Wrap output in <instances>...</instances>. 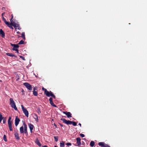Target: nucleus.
<instances>
[{"label":"nucleus","mask_w":147,"mask_h":147,"mask_svg":"<svg viewBox=\"0 0 147 147\" xmlns=\"http://www.w3.org/2000/svg\"><path fill=\"white\" fill-rule=\"evenodd\" d=\"M61 120L64 123L67 125L72 124L74 126H75L77 125V123L75 122L69 120H67L64 118H61Z\"/></svg>","instance_id":"f257e3e1"},{"label":"nucleus","mask_w":147,"mask_h":147,"mask_svg":"<svg viewBox=\"0 0 147 147\" xmlns=\"http://www.w3.org/2000/svg\"><path fill=\"white\" fill-rule=\"evenodd\" d=\"M9 102L11 107L13 108L15 110H17L18 109L16 107L15 103L12 98H10L9 99Z\"/></svg>","instance_id":"f03ea898"},{"label":"nucleus","mask_w":147,"mask_h":147,"mask_svg":"<svg viewBox=\"0 0 147 147\" xmlns=\"http://www.w3.org/2000/svg\"><path fill=\"white\" fill-rule=\"evenodd\" d=\"M21 106L23 113L27 117H28L29 114L28 111L23 105H21Z\"/></svg>","instance_id":"7ed1b4c3"},{"label":"nucleus","mask_w":147,"mask_h":147,"mask_svg":"<svg viewBox=\"0 0 147 147\" xmlns=\"http://www.w3.org/2000/svg\"><path fill=\"white\" fill-rule=\"evenodd\" d=\"M29 90H31L32 89V86L28 83H24L23 84Z\"/></svg>","instance_id":"20e7f679"},{"label":"nucleus","mask_w":147,"mask_h":147,"mask_svg":"<svg viewBox=\"0 0 147 147\" xmlns=\"http://www.w3.org/2000/svg\"><path fill=\"white\" fill-rule=\"evenodd\" d=\"M20 121V119L18 118V116H17L16 117L15 119V125L16 126H17L18 125Z\"/></svg>","instance_id":"39448f33"},{"label":"nucleus","mask_w":147,"mask_h":147,"mask_svg":"<svg viewBox=\"0 0 147 147\" xmlns=\"http://www.w3.org/2000/svg\"><path fill=\"white\" fill-rule=\"evenodd\" d=\"M23 125H24V133L25 134H27V126L26 125L25 123V122H24L23 123Z\"/></svg>","instance_id":"423d86ee"},{"label":"nucleus","mask_w":147,"mask_h":147,"mask_svg":"<svg viewBox=\"0 0 147 147\" xmlns=\"http://www.w3.org/2000/svg\"><path fill=\"white\" fill-rule=\"evenodd\" d=\"M63 113L65 114L68 118L71 117V114L70 112H63Z\"/></svg>","instance_id":"0eeeda50"},{"label":"nucleus","mask_w":147,"mask_h":147,"mask_svg":"<svg viewBox=\"0 0 147 147\" xmlns=\"http://www.w3.org/2000/svg\"><path fill=\"white\" fill-rule=\"evenodd\" d=\"M76 140L77 141V143L78 144V146H80V145L81 144V142H80V140H81L80 138L79 137L77 138L76 139Z\"/></svg>","instance_id":"6e6552de"},{"label":"nucleus","mask_w":147,"mask_h":147,"mask_svg":"<svg viewBox=\"0 0 147 147\" xmlns=\"http://www.w3.org/2000/svg\"><path fill=\"white\" fill-rule=\"evenodd\" d=\"M28 126L30 129V131L31 132H32V130L34 127L33 125L31 123L28 124Z\"/></svg>","instance_id":"1a4fd4ad"},{"label":"nucleus","mask_w":147,"mask_h":147,"mask_svg":"<svg viewBox=\"0 0 147 147\" xmlns=\"http://www.w3.org/2000/svg\"><path fill=\"white\" fill-rule=\"evenodd\" d=\"M0 34L1 35V37L3 38H4L5 34L3 31L1 29L0 30Z\"/></svg>","instance_id":"9d476101"},{"label":"nucleus","mask_w":147,"mask_h":147,"mask_svg":"<svg viewBox=\"0 0 147 147\" xmlns=\"http://www.w3.org/2000/svg\"><path fill=\"white\" fill-rule=\"evenodd\" d=\"M14 135L15 138L17 140H19L20 139L18 134L17 132L15 133Z\"/></svg>","instance_id":"9b49d317"},{"label":"nucleus","mask_w":147,"mask_h":147,"mask_svg":"<svg viewBox=\"0 0 147 147\" xmlns=\"http://www.w3.org/2000/svg\"><path fill=\"white\" fill-rule=\"evenodd\" d=\"M8 127L9 128V130L11 131H13V128L12 127V123H8Z\"/></svg>","instance_id":"f8f14e48"},{"label":"nucleus","mask_w":147,"mask_h":147,"mask_svg":"<svg viewBox=\"0 0 147 147\" xmlns=\"http://www.w3.org/2000/svg\"><path fill=\"white\" fill-rule=\"evenodd\" d=\"M42 89L43 90L45 91V93L47 96L48 95V91L46 90V89L44 88L43 87L42 88Z\"/></svg>","instance_id":"ddd939ff"},{"label":"nucleus","mask_w":147,"mask_h":147,"mask_svg":"<svg viewBox=\"0 0 147 147\" xmlns=\"http://www.w3.org/2000/svg\"><path fill=\"white\" fill-rule=\"evenodd\" d=\"M6 55L9 56L16 57V56L15 55L11 53H6Z\"/></svg>","instance_id":"4468645a"},{"label":"nucleus","mask_w":147,"mask_h":147,"mask_svg":"<svg viewBox=\"0 0 147 147\" xmlns=\"http://www.w3.org/2000/svg\"><path fill=\"white\" fill-rule=\"evenodd\" d=\"M24 127L23 126L20 127V132L21 134H22L24 133Z\"/></svg>","instance_id":"2eb2a0df"},{"label":"nucleus","mask_w":147,"mask_h":147,"mask_svg":"<svg viewBox=\"0 0 147 147\" xmlns=\"http://www.w3.org/2000/svg\"><path fill=\"white\" fill-rule=\"evenodd\" d=\"M35 143L38 145L39 146H41V144L39 142L38 138H37L35 141Z\"/></svg>","instance_id":"dca6fc26"},{"label":"nucleus","mask_w":147,"mask_h":147,"mask_svg":"<svg viewBox=\"0 0 147 147\" xmlns=\"http://www.w3.org/2000/svg\"><path fill=\"white\" fill-rule=\"evenodd\" d=\"M105 144L103 142H100L98 143V145L102 147H104Z\"/></svg>","instance_id":"f3484780"},{"label":"nucleus","mask_w":147,"mask_h":147,"mask_svg":"<svg viewBox=\"0 0 147 147\" xmlns=\"http://www.w3.org/2000/svg\"><path fill=\"white\" fill-rule=\"evenodd\" d=\"M2 20L3 21L5 24L6 25H8L9 24V22H7L6 21V20L5 18H4L3 17H2Z\"/></svg>","instance_id":"a211bd4d"},{"label":"nucleus","mask_w":147,"mask_h":147,"mask_svg":"<svg viewBox=\"0 0 147 147\" xmlns=\"http://www.w3.org/2000/svg\"><path fill=\"white\" fill-rule=\"evenodd\" d=\"M11 23H10L12 26H14V24H15L16 23H15L13 21V20L12 19L10 20Z\"/></svg>","instance_id":"6ab92c4d"},{"label":"nucleus","mask_w":147,"mask_h":147,"mask_svg":"<svg viewBox=\"0 0 147 147\" xmlns=\"http://www.w3.org/2000/svg\"><path fill=\"white\" fill-rule=\"evenodd\" d=\"M22 36L21 37H22L23 39L25 40L26 39L25 37V33L24 32H22L21 34Z\"/></svg>","instance_id":"aec40b11"},{"label":"nucleus","mask_w":147,"mask_h":147,"mask_svg":"<svg viewBox=\"0 0 147 147\" xmlns=\"http://www.w3.org/2000/svg\"><path fill=\"white\" fill-rule=\"evenodd\" d=\"M19 24L16 23L15 24H14V26H13L15 29H16L18 27H19Z\"/></svg>","instance_id":"412c9836"},{"label":"nucleus","mask_w":147,"mask_h":147,"mask_svg":"<svg viewBox=\"0 0 147 147\" xmlns=\"http://www.w3.org/2000/svg\"><path fill=\"white\" fill-rule=\"evenodd\" d=\"M47 96L48 97H50V96L52 97H53L54 98H55V96L52 93H51V95H48Z\"/></svg>","instance_id":"4be33fe9"},{"label":"nucleus","mask_w":147,"mask_h":147,"mask_svg":"<svg viewBox=\"0 0 147 147\" xmlns=\"http://www.w3.org/2000/svg\"><path fill=\"white\" fill-rule=\"evenodd\" d=\"M65 146L64 142H62L60 143V146L61 147H64Z\"/></svg>","instance_id":"5701e85b"},{"label":"nucleus","mask_w":147,"mask_h":147,"mask_svg":"<svg viewBox=\"0 0 147 147\" xmlns=\"http://www.w3.org/2000/svg\"><path fill=\"white\" fill-rule=\"evenodd\" d=\"M7 26L9 27L10 29H12V30H13V27L12 26H11V25L10 24V23H9V24L8 25H7Z\"/></svg>","instance_id":"b1692460"},{"label":"nucleus","mask_w":147,"mask_h":147,"mask_svg":"<svg viewBox=\"0 0 147 147\" xmlns=\"http://www.w3.org/2000/svg\"><path fill=\"white\" fill-rule=\"evenodd\" d=\"M94 145V142L93 141H91L90 142V145L91 146L93 147Z\"/></svg>","instance_id":"393cba45"},{"label":"nucleus","mask_w":147,"mask_h":147,"mask_svg":"<svg viewBox=\"0 0 147 147\" xmlns=\"http://www.w3.org/2000/svg\"><path fill=\"white\" fill-rule=\"evenodd\" d=\"M33 94L34 96H37L38 94H37V91H33Z\"/></svg>","instance_id":"a878e982"},{"label":"nucleus","mask_w":147,"mask_h":147,"mask_svg":"<svg viewBox=\"0 0 147 147\" xmlns=\"http://www.w3.org/2000/svg\"><path fill=\"white\" fill-rule=\"evenodd\" d=\"M50 103L51 104V105H52V106H53V107H57L56 105L54 104L53 101L50 102Z\"/></svg>","instance_id":"bb28decb"},{"label":"nucleus","mask_w":147,"mask_h":147,"mask_svg":"<svg viewBox=\"0 0 147 147\" xmlns=\"http://www.w3.org/2000/svg\"><path fill=\"white\" fill-rule=\"evenodd\" d=\"M11 118L9 117L8 120V123H12V121H11Z\"/></svg>","instance_id":"cd10ccee"},{"label":"nucleus","mask_w":147,"mask_h":147,"mask_svg":"<svg viewBox=\"0 0 147 147\" xmlns=\"http://www.w3.org/2000/svg\"><path fill=\"white\" fill-rule=\"evenodd\" d=\"M24 43V41L23 40H20L19 43H18V44L19 45H22Z\"/></svg>","instance_id":"c85d7f7f"},{"label":"nucleus","mask_w":147,"mask_h":147,"mask_svg":"<svg viewBox=\"0 0 147 147\" xmlns=\"http://www.w3.org/2000/svg\"><path fill=\"white\" fill-rule=\"evenodd\" d=\"M3 117L2 115L1 114V113H0V123H1V121L2 119H3Z\"/></svg>","instance_id":"c756f323"},{"label":"nucleus","mask_w":147,"mask_h":147,"mask_svg":"<svg viewBox=\"0 0 147 147\" xmlns=\"http://www.w3.org/2000/svg\"><path fill=\"white\" fill-rule=\"evenodd\" d=\"M3 139L6 142L7 141V139L6 138V136L5 135H4L3 136Z\"/></svg>","instance_id":"7c9ffc66"},{"label":"nucleus","mask_w":147,"mask_h":147,"mask_svg":"<svg viewBox=\"0 0 147 147\" xmlns=\"http://www.w3.org/2000/svg\"><path fill=\"white\" fill-rule=\"evenodd\" d=\"M19 46L18 44H15L14 46L13 47L14 48L16 49V48H18L19 47Z\"/></svg>","instance_id":"2f4dec72"},{"label":"nucleus","mask_w":147,"mask_h":147,"mask_svg":"<svg viewBox=\"0 0 147 147\" xmlns=\"http://www.w3.org/2000/svg\"><path fill=\"white\" fill-rule=\"evenodd\" d=\"M54 138L55 139V140L56 142H57L58 140V136H54Z\"/></svg>","instance_id":"473e14b6"},{"label":"nucleus","mask_w":147,"mask_h":147,"mask_svg":"<svg viewBox=\"0 0 147 147\" xmlns=\"http://www.w3.org/2000/svg\"><path fill=\"white\" fill-rule=\"evenodd\" d=\"M12 50L13 51H16L18 53H19V50L18 49L14 48H13Z\"/></svg>","instance_id":"72a5a7b5"},{"label":"nucleus","mask_w":147,"mask_h":147,"mask_svg":"<svg viewBox=\"0 0 147 147\" xmlns=\"http://www.w3.org/2000/svg\"><path fill=\"white\" fill-rule=\"evenodd\" d=\"M37 111L38 113L39 114L41 112L40 111V109L39 108H38L37 109Z\"/></svg>","instance_id":"f704fd0d"},{"label":"nucleus","mask_w":147,"mask_h":147,"mask_svg":"<svg viewBox=\"0 0 147 147\" xmlns=\"http://www.w3.org/2000/svg\"><path fill=\"white\" fill-rule=\"evenodd\" d=\"M37 87L36 86L33 88V91H35L36 90H37Z\"/></svg>","instance_id":"c9c22d12"},{"label":"nucleus","mask_w":147,"mask_h":147,"mask_svg":"<svg viewBox=\"0 0 147 147\" xmlns=\"http://www.w3.org/2000/svg\"><path fill=\"white\" fill-rule=\"evenodd\" d=\"M17 79H16V81H18L19 79V76L17 75L16 76Z\"/></svg>","instance_id":"e433bc0d"},{"label":"nucleus","mask_w":147,"mask_h":147,"mask_svg":"<svg viewBox=\"0 0 147 147\" xmlns=\"http://www.w3.org/2000/svg\"><path fill=\"white\" fill-rule=\"evenodd\" d=\"M66 145L67 146H69L71 145V144L70 143H67L66 144Z\"/></svg>","instance_id":"4c0bfd02"},{"label":"nucleus","mask_w":147,"mask_h":147,"mask_svg":"<svg viewBox=\"0 0 147 147\" xmlns=\"http://www.w3.org/2000/svg\"><path fill=\"white\" fill-rule=\"evenodd\" d=\"M104 147H110L108 145L105 144Z\"/></svg>","instance_id":"58836bf2"},{"label":"nucleus","mask_w":147,"mask_h":147,"mask_svg":"<svg viewBox=\"0 0 147 147\" xmlns=\"http://www.w3.org/2000/svg\"><path fill=\"white\" fill-rule=\"evenodd\" d=\"M80 136L81 137H84V134H80Z\"/></svg>","instance_id":"ea45409f"},{"label":"nucleus","mask_w":147,"mask_h":147,"mask_svg":"<svg viewBox=\"0 0 147 147\" xmlns=\"http://www.w3.org/2000/svg\"><path fill=\"white\" fill-rule=\"evenodd\" d=\"M49 102H51L53 101V98H50L49 100Z\"/></svg>","instance_id":"a19ab883"},{"label":"nucleus","mask_w":147,"mask_h":147,"mask_svg":"<svg viewBox=\"0 0 147 147\" xmlns=\"http://www.w3.org/2000/svg\"><path fill=\"white\" fill-rule=\"evenodd\" d=\"M20 58L24 60H25V59L24 57H23L22 56H20Z\"/></svg>","instance_id":"79ce46f5"},{"label":"nucleus","mask_w":147,"mask_h":147,"mask_svg":"<svg viewBox=\"0 0 147 147\" xmlns=\"http://www.w3.org/2000/svg\"><path fill=\"white\" fill-rule=\"evenodd\" d=\"M51 93H52V92L51 91H50V92L48 91V94L49 95H51Z\"/></svg>","instance_id":"37998d69"},{"label":"nucleus","mask_w":147,"mask_h":147,"mask_svg":"<svg viewBox=\"0 0 147 147\" xmlns=\"http://www.w3.org/2000/svg\"><path fill=\"white\" fill-rule=\"evenodd\" d=\"M35 119H36V121H37V122L38 121V117H36V118L35 117Z\"/></svg>","instance_id":"c03bdc74"},{"label":"nucleus","mask_w":147,"mask_h":147,"mask_svg":"<svg viewBox=\"0 0 147 147\" xmlns=\"http://www.w3.org/2000/svg\"><path fill=\"white\" fill-rule=\"evenodd\" d=\"M6 121V119H3V123H5Z\"/></svg>","instance_id":"a18cd8bd"},{"label":"nucleus","mask_w":147,"mask_h":147,"mask_svg":"<svg viewBox=\"0 0 147 147\" xmlns=\"http://www.w3.org/2000/svg\"><path fill=\"white\" fill-rule=\"evenodd\" d=\"M34 115L35 116L36 118L38 117L37 115L36 114H34Z\"/></svg>","instance_id":"49530a36"},{"label":"nucleus","mask_w":147,"mask_h":147,"mask_svg":"<svg viewBox=\"0 0 147 147\" xmlns=\"http://www.w3.org/2000/svg\"><path fill=\"white\" fill-rule=\"evenodd\" d=\"M15 44H12V43H11V45L12 46V47H13L14 46V45H15Z\"/></svg>","instance_id":"de8ad7c7"},{"label":"nucleus","mask_w":147,"mask_h":147,"mask_svg":"<svg viewBox=\"0 0 147 147\" xmlns=\"http://www.w3.org/2000/svg\"><path fill=\"white\" fill-rule=\"evenodd\" d=\"M17 28H18V29L19 30H20L21 29V28L19 26V27H18Z\"/></svg>","instance_id":"09e8293b"},{"label":"nucleus","mask_w":147,"mask_h":147,"mask_svg":"<svg viewBox=\"0 0 147 147\" xmlns=\"http://www.w3.org/2000/svg\"><path fill=\"white\" fill-rule=\"evenodd\" d=\"M17 33L18 34H21L20 32L19 31L17 32Z\"/></svg>","instance_id":"8fccbe9b"},{"label":"nucleus","mask_w":147,"mask_h":147,"mask_svg":"<svg viewBox=\"0 0 147 147\" xmlns=\"http://www.w3.org/2000/svg\"><path fill=\"white\" fill-rule=\"evenodd\" d=\"M59 125H60L61 126V127H63V125L61 124V123H59Z\"/></svg>","instance_id":"3c124183"},{"label":"nucleus","mask_w":147,"mask_h":147,"mask_svg":"<svg viewBox=\"0 0 147 147\" xmlns=\"http://www.w3.org/2000/svg\"><path fill=\"white\" fill-rule=\"evenodd\" d=\"M11 19L12 20V19L13 18V16L12 15H11Z\"/></svg>","instance_id":"603ef678"},{"label":"nucleus","mask_w":147,"mask_h":147,"mask_svg":"<svg viewBox=\"0 0 147 147\" xmlns=\"http://www.w3.org/2000/svg\"><path fill=\"white\" fill-rule=\"evenodd\" d=\"M54 125L56 127H57V125H56V124H55V123H54Z\"/></svg>","instance_id":"864d4df0"},{"label":"nucleus","mask_w":147,"mask_h":147,"mask_svg":"<svg viewBox=\"0 0 147 147\" xmlns=\"http://www.w3.org/2000/svg\"><path fill=\"white\" fill-rule=\"evenodd\" d=\"M78 125H80V126H81V123H79L78 124Z\"/></svg>","instance_id":"5fc2aeb1"},{"label":"nucleus","mask_w":147,"mask_h":147,"mask_svg":"<svg viewBox=\"0 0 147 147\" xmlns=\"http://www.w3.org/2000/svg\"><path fill=\"white\" fill-rule=\"evenodd\" d=\"M43 147H47V146L45 145L43 146Z\"/></svg>","instance_id":"6e6d98bb"},{"label":"nucleus","mask_w":147,"mask_h":147,"mask_svg":"<svg viewBox=\"0 0 147 147\" xmlns=\"http://www.w3.org/2000/svg\"><path fill=\"white\" fill-rule=\"evenodd\" d=\"M34 75L35 76V77H37V76L35 74H34Z\"/></svg>","instance_id":"4d7b16f0"},{"label":"nucleus","mask_w":147,"mask_h":147,"mask_svg":"<svg viewBox=\"0 0 147 147\" xmlns=\"http://www.w3.org/2000/svg\"><path fill=\"white\" fill-rule=\"evenodd\" d=\"M4 13H3L2 14V16L3 17V15Z\"/></svg>","instance_id":"13d9d810"},{"label":"nucleus","mask_w":147,"mask_h":147,"mask_svg":"<svg viewBox=\"0 0 147 147\" xmlns=\"http://www.w3.org/2000/svg\"><path fill=\"white\" fill-rule=\"evenodd\" d=\"M18 37H21V36H20L18 35Z\"/></svg>","instance_id":"bf43d9fd"},{"label":"nucleus","mask_w":147,"mask_h":147,"mask_svg":"<svg viewBox=\"0 0 147 147\" xmlns=\"http://www.w3.org/2000/svg\"><path fill=\"white\" fill-rule=\"evenodd\" d=\"M84 142H83V143H82V144H84Z\"/></svg>","instance_id":"052dcab7"},{"label":"nucleus","mask_w":147,"mask_h":147,"mask_svg":"<svg viewBox=\"0 0 147 147\" xmlns=\"http://www.w3.org/2000/svg\"><path fill=\"white\" fill-rule=\"evenodd\" d=\"M84 142H83V143H82V144H84Z\"/></svg>","instance_id":"680f3d73"},{"label":"nucleus","mask_w":147,"mask_h":147,"mask_svg":"<svg viewBox=\"0 0 147 147\" xmlns=\"http://www.w3.org/2000/svg\"><path fill=\"white\" fill-rule=\"evenodd\" d=\"M84 142H83V143H82V144H84Z\"/></svg>","instance_id":"e2e57ef3"},{"label":"nucleus","mask_w":147,"mask_h":147,"mask_svg":"<svg viewBox=\"0 0 147 147\" xmlns=\"http://www.w3.org/2000/svg\"><path fill=\"white\" fill-rule=\"evenodd\" d=\"M1 81H1V80H0V82H1Z\"/></svg>","instance_id":"0e129e2a"},{"label":"nucleus","mask_w":147,"mask_h":147,"mask_svg":"<svg viewBox=\"0 0 147 147\" xmlns=\"http://www.w3.org/2000/svg\"><path fill=\"white\" fill-rule=\"evenodd\" d=\"M3 8L5 9V7H3Z\"/></svg>","instance_id":"69168bd1"}]
</instances>
